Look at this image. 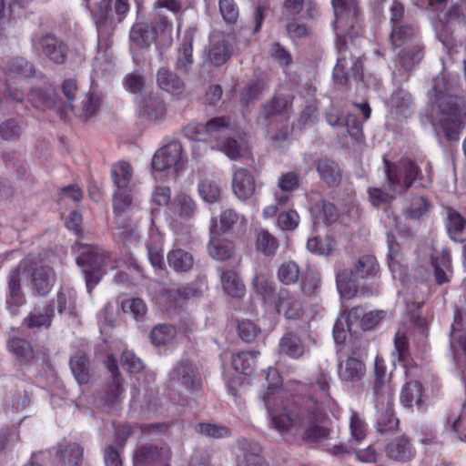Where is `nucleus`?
<instances>
[{
	"label": "nucleus",
	"mask_w": 466,
	"mask_h": 466,
	"mask_svg": "<svg viewBox=\"0 0 466 466\" xmlns=\"http://www.w3.org/2000/svg\"><path fill=\"white\" fill-rule=\"evenodd\" d=\"M183 148L178 141H172L158 149L153 156L151 166L156 171H165L174 167L176 172L183 167Z\"/></svg>",
	"instance_id": "nucleus-13"
},
{
	"label": "nucleus",
	"mask_w": 466,
	"mask_h": 466,
	"mask_svg": "<svg viewBox=\"0 0 466 466\" xmlns=\"http://www.w3.org/2000/svg\"><path fill=\"white\" fill-rule=\"evenodd\" d=\"M254 244L256 250L265 257L275 256L279 248V239L265 228L255 231Z\"/></svg>",
	"instance_id": "nucleus-37"
},
{
	"label": "nucleus",
	"mask_w": 466,
	"mask_h": 466,
	"mask_svg": "<svg viewBox=\"0 0 466 466\" xmlns=\"http://www.w3.org/2000/svg\"><path fill=\"white\" fill-rule=\"evenodd\" d=\"M319 403L318 401H316ZM319 407V404H318ZM321 416V409L319 408V413L317 419L312 422H308V428L304 431L301 435V440L307 445L313 446L319 443L322 440H326L329 437L330 429L325 425L319 424V418Z\"/></svg>",
	"instance_id": "nucleus-36"
},
{
	"label": "nucleus",
	"mask_w": 466,
	"mask_h": 466,
	"mask_svg": "<svg viewBox=\"0 0 466 466\" xmlns=\"http://www.w3.org/2000/svg\"><path fill=\"white\" fill-rule=\"evenodd\" d=\"M279 350L292 359H299L304 353V345L298 335L287 332L280 339Z\"/></svg>",
	"instance_id": "nucleus-47"
},
{
	"label": "nucleus",
	"mask_w": 466,
	"mask_h": 466,
	"mask_svg": "<svg viewBox=\"0 0 466 466\" xmlns=\"http://www.w3.org/2000/svg\"><path fill=\"white\" fill-rule=\"evenodd\" d=\"M237 332L239 338L247 343L253 342L261 332L260 328L251 320H240L237 326Z\"/></svg>",
	"instance_id": "nucleus-64"
},
{
	"label": "nucleus",
	"mask_w": 466,
	"mask_h": 466,
	"mask_svg": "<svg viewBox=\"0 0 466 466\" xmlns=\"http://www.w3.org/2000/svg\"><path fill=\"white\" fill-rule=\"evenodd\" d=\"M431 266L434 269V276L436 282L442 285L449 281L448 272L451 269V251L449 248H443L442 251L437 255L431 257Z\"/></svg>",
	"instance_id": "nucleus-41"
},
{
	"label": "nucleus",
	"mask_w": 466,
	"mask_h": 466,
	"mask_svg": "<svg viewBox=\"0 0 466 466\" xmlns=\"http://www.w3.org/2000/svg\"><path fill=\"white\" fill-rule=\"evenodd\" d=\"M386 176L391 189L406 192L414 185L427 188L433 182L431 163L425 159L419 162L402 157L397 162L384 159Z\"/></svg>",
	"instance_id": "nucleus-5"
},
{
	"label": "nucleus",
	"mask_w": 466,
	"mask_h": 466,
	"mask_svg": "<svg viewBox=\"0 0 466 466\" xmlns=\"http://www.w3.org/2000/svg\"><path fill=\"white\" fill-rule=\"evenodd\" d=\"M268 88V83L263 78L251 80L241 92V101L246 105L258 99Z\"/></svg>",
	"instance_id": "nucleus-56"
},
{
	"label": "nucleus",
	"mask_w": 466,
	"mask_h": 466,
	"mask_svg": "<svg viewBox=\"0 0 466 466\" xmlns=\"http://www.w3.org/2000/svg\"><path fill=\"white\" fill-rule=\"evenodd\" d=\"M437 126L448 141H458L466 122V102L452 93L450 83L444 77L432 82L431 96Z\"/></svg>",
	"instance_id": "nucleus-4"
},
{
	"label": "nucleus",
	"mask_w": 466,
	"mask_h": 466,
	"mask_svg": "<svg viewBox=\"0 0 466 466\" xmlns=\"http://www.w3.org/2000/svg\"><path fill=\"white\" fill-rule=\"evenodd\" d=\"M365 373V364L356 358L350 357L345 361L339 362L338 366L339 378L345 383H357L363 379Z\"/></svg>",
	"instance_id": "nucleus-31"
},
{
	"label": "nucleus",
	"mask_w": 466,
	"mask_h": 466,
	"mask_svg": "<svg viewBox=\"0 0 466 466\" xmlns=\"http://www.w3.org/2000/svg\"><path fill=\"white\" fill-rule=\"evenodd\" d=\"M412 377H415L413 371H411L410 377H406L407 380L402 387L400 396V402L403 406L408 408H411L413 405L420 408L422 404L423 388L419 380H411Z\"/></svg>",
	"instance_id": "nucleus-33"
},
{
	"label": "nucleus",
	"mask_w": 466,
	"mask_h": 466,
	"mask_svg": "<svg viewBox=\"0 0 466 466\" xmlns=\"http://www.w3.org/2000/svg\"><path fill=\"white\" fill-rule=\"evenodd\" d=\"M160 33L155 24L147 22H136L129 32L130 41L138 47H148L155 43Z\"/></svg>",
	"instance_id": "nucleus-26"
},
{
	"label": "nucleus",
	"mask_w": 466,
	"mask_h": 466,
	"mask_svg": "<svg viewBox=\"0 0 466 466\" xmlns=\"http://www.w3.org/2000/svg\"><path fill=\"white\" fill-rule=\"evenodd\" d=\"M332 378L330 374L324 370H319L314 380V385L319 390V395L316 399L312 396H306L305 398H312L315 401H318L319 408L322 409L323 405H329L333 402V399L330 395V386Z\"/></svg>",
	"instance_id": "nucleus-42"
},
{
	"label": "nucleus",
	"mask_w": 466,
	"mask_h": 466,
	"mask_svg": "<svg viewBox=\"0 0 466 466\" xmlns=\"http://www.w3.org/2000/svg\"><path fill=\"white\" fill-rule=\"evenodd\" d=\"M219 13L223 21L228 25H236L239 17V8L235 0H218Z\"/></svg>",
	"instance_id": "nucleus-61"
},
{
	"label": "nucleus",
	"mask_w": 466,
	"mask_h": 466,
	"mask_svg": "<svg viewBox=\"0 0 466 466\" xmlns=\"http://www.w3.org/2000/svg\"><path fill=\"white\" fill-rule=\"evenodd\" d=\"M385 453L390 460L408 462L415 457L416 450L410 440L403 435L390 441L385 447Z\"/></svg>",
	"instance_id": "nucleus-23"
},
{
	"label": "nucleus",
	"mask_w": 466,
	"mask_h": 466,
	"mask_svg": "<svg viewBox=\"0 0 466 466\" xmlns=\"http://www.w3.org/2000/svg\"><path fill=\"white\" fill-rule=\"evenodd\" d=\"M276 311L282 314L287 319H299L303 315L301 302L296 299L289 289H280L277 293V299L273 304Z\"/></svg>",
	"instance_id": "nucleus-21"
},
{
	"label": "nucleus",
	"mask_w": 466,
	"mask_h": 466,
	"mask_svg": "<svg viewBox=\"0 0 466 466\" xmlns=\"http://www.w3.org/2000/svg\"><path fill=\"white\" fill-rule=\"evenodd\" d=\"M27 277L33 295L47 297L56 282V273L53 267L43 263L29 266Z\"/></svg>",
	"instance_id": "nucleus-11"
},
{
	"label": "nucleus",
	"mask_w": 466,
	"mask_h": 466,
	"mask_svg": "<svg viewBox=\"0 0 466 466\" xmlns=\"http://www.w3.org/2000/svg\"><path fill=\"white\" fill-rule=\"evenodd\" d=\"M23 133L20 120L9 118L0 124V137L4 140H16Z\"/></svg>",
	"instance_id": "nucleus-62"
},
{
	"label": "nucleus",
	"mask_w": 466,
	"mask_h": 466,
	"mask_svg": "<svg viewBox=\"0 0 466 466\" xmlns=\"http://www.w3.org/2000/svg\"><path fill=\"white\" fill-rule=\"evenodd\" d=\"M269 377H272L275 381L268 382L267 391L261 396V399L270 417V424L273 429L280 434H284L292 427L303 428L308 422H312L317 419L319 407L312 398H301L293 408H285L284 413L276 414L279 406L282 405L281 380L278 370L274 368L268 369L266 380H268Z\"/></svg>",
	"instance_id": "nucleus-3"
},
{
	"label": "nucleus",
	"mask_w": 466,
	"mask_h": 466,
	"mask_svg": "<svg viewBox=\"0 0 466 466\" xmlns=\"http://www.w3.org/2000/svg\"><path fill=\"white\" fill-rule=\"evenodd\" d=\"M57 456L67 466H80L84 459V448L78 443L72 442L60 448Z\"/></svg>",
	"instance_id": "nucleus-49"
},
{
	"label": "nucleus",
	"mask_w": 466,
	"mask_h": 466,
	"mask_svg": "<svg viewBox=\"0 0 466 466\" xmlns=\"http://www.w3.org/2000/svg\"><path fill=\"white\" fill-rule=\"evenodd\" d=\"M294 96L289 87L279 86L272 98L263 106V115L266 119L281 115L292 106Z\"/></svg>",
	"instance_id": "nucleus-20"
},
{
	"label": "nucleus",
	"mask_w": 466,
	"mask_h": 466,
	"mask_svg": "<svg viewBox=\"0 0 466 466\" xmlns=\"http://www.w3.org/2000/svg\"><path fill=\"white\" fill-rule=\"evenodd\" d=\"M196 28L188 27L185 30L182 38V43L177 50V56L176 61V68L188 73L194 62L193 59V42L196 33Z\"/></svg>",
	"instance_id": "nucleus-29"
},
{
	"label": "nucleus",
	"mask_w": 466,
	"mask_h": 466,
	"mask_svg": "<svg viewBox=\"0 0 466 466\" xmlns=\"http://www.w3.org/2000/svg\"><path fill=\"white\" fill-rule=\"evenodd\" d=\"M210 240L208 243V253L209 255L218 260H226L230 258L234 253V244L225 238H221L218 232L217 220L212 219V225L210 227Z\"/></svg>",
	"instance_id": "nucleus-24"
},
{
	"label": "nucleus",
	"mask_w": 466,
	"mask_h": 466,
	"mask_svg": "<svg viewBox=\"0 0 466 466\" xmlns=\"http://www.w3.org/2000/svg\"><path fill=\"white\" fill-rule=\"evenodd\" d=\"M55 317L54 300H50L44 308V313L31 312L23 319L22 325L32 329L35 328H50Z\"/></svg>",
	"instance_id": "nucleus-40"
},
{
	"label": "nucleus",
	"mask_w": 466,
	"mask_h": 466,
	"mask_svg": "<svg viewBox=\"0 0 466 466\" xmlns=\"http://www.w3.org/2000/svg\"><path fill=\"white\" fill-rule=\"evenodd\" d=\"M331 4L335 14L333 26L336 34V48L339 53L332 76L337 85L348 86L350 76L356 81L363 79L364 53L360 50L355 54L350 53V67H348L347 60L348 38H351V42H353L351 31L355 30L360 22L359 1L331 0Z\"/></svg>",
	"instance_id": "nucleus-1"
},
{
	"label": "nucleus",
	"mask_w": 466,
	"mask_h": 466,
	"mask_svg": "<svg viewBox=\"0 0 466 466\" xmlns=\"http://www.w3.org/2000/svg\"><path fill=\"white\" fill-rule=\"evenodd\" d=\"M253 289L256 294L262 299L266 305H273L277 299V294L273 282L264 274H256L253 281Z\"/></svg>",
	"instance_id": "nucleus-39"
},
{
	"label": "nucleus",
	"mask_w": 466,
	"mask_h": 466,
	"mask_svg": "<svg viewBox=\"0 0 466 466\" xmlns=\"http://www.w3.org/2000/svg\"><path fill=\"white\" fill-rule=\"evenodd\" d=\"M465 225L466 220L459 212L453 209L448 211L447 228L451 238L456 241H462Z\"/></svg>",
	"instance_id": "nucleus-52"
},
{
	"label": "nucleus",
	"mask_w": 466,
	"mask_h": 466,
	"mask_svg": "<svg viewBox=\"0 0 466 466\" xmlns=\"http://www.w3.org/2000/svg\"><path fill=\"white\" fill-rule=\"evenodd\" d=\"M53 93L51 89L35 88L30 91L28 96L35 107L46 109L55 106Z\"/></svg>",
	"instance_id": "nucleus-57"
},
{
	"label": "nucleus",
	"mask_w": 466,
	"mask_h": 466,
	"mask_svg": "<svg viewBox=\"0 0 466 466\" xmlns=\"http://www.w3.org/2000/svg\"><path fill=\"white\" fill-rule=\"evenodd\" d=\"M72 252L76 255V264L84 272L89 292L99 283L102 276L108 269L116 267V260L112 254L96 245L76 241L72 246Z\"/></svg>",
	"instance_id": "nucleus-7"
},
{
	"label": "nucleus",
	"mask_w": 466,
	"mask_h": 466,
	"mask_svg": "<svg viewBox=\"0 0 466 466\" xmlns=\"http://www.w3.org/2000/svg\"><path fill=\"white\" fill-rule=\"evenodd\" d=\"M25 296L22 290L19 270H14L8 277V292L6 295V308L11 315L19 313V308L25 304Z\"/></svg>",
	"instance_id": "nucleus-25"
},
{
	"label": "nucleus",
	"mask_w": 466,
	"mask_h": 466,
	"mask_svg": "<svg viewBox=\"0 0 466 466\" xmlns=\"http://www.w3.org/2000/svg\"><path fill=\"white\" fill-rule=\"evenodd\" d=\"M394 349L398 355V360L405 370L407 378L411 376V371L419 370V366L414 362L410 353V343L407 335L404 332H397L394 337Z\"/></svg>",
	"instance_id": "nucleus-32"
},
{
	"label": "nucleus",
	"mask_w": 466,
	"mask_h": 466,
	"mask_svg": "<svg viewBox=\"0 0 466 466\" xmlns=\"http://www.w3.org/2000/svg\"><path fill=\"white\" fill-rule=\"evenodd\" d=\"M258 350H240L231 356L232 368L241 374L249 376L255 370Z\"/></svg>",
	"instance_id": "nucleus-35"
},
{
	"label": "nucleus",
	"mask_w": 466,
	"mask_h": 466,
	"mask_svg": "<svg viewBox=\"0 0 466 466\" xmlns=\"http://www.w3.org/2000/svg\"><path fill=\"white\" fill-rule=\"evenodd\" d=\"M6 350L21 366H28L35 359L31 341L19 336H9L6 340Z\"/></svg>",
	"instance_id": "nucleus-22"
},
{
	"label": "nucleus",
	"mask_w": 466,
	"mask_h": 466,
	"mask_svg": "<svg viewBox=\"0 0 466 466\" xmlns=\"http://www.w3.org/2000/svg\"><path fill=\"white\" fill-rule=\"evenodd\" d=\"M256 188L253 174L247 168H238L232 178V189L234 194L241 200L251 198Z\"/></svg>",
	"instance_id": "nucleus-30"
},
{
	"label": "nucleus",
	"mask_w": 466,
	"mask_h": 466,
	"mask_svg": "<svg viewBox=\"0 0 466 466\" xmlns=\"http://www.w3.org/2000/svg\"><path fill=\"white\" fill-rule=\"evenodd\" d=\"M54 305L56 304V309L59 314L67 312L72 314L76 308V296L75 292L68 289L61 288L56 293Z\"/></svg>",
	"instance_id": "nucleus-54"
},
{
	"label": "nucleus",
	"mask_w": 466,
	"mask_h": 466,
	"mask_svg": "<svg viewBox=\"0 0 466 466\" xmlns=\"http://www.w3.org/2000/svg\"><path fill=\"white\" fill-rule=\"evenodd\" d=\"M232 51V46L226 39L214 41L208 49V60L213 66H220L230 58Z\"/></svg>",
	"instance_id": "nucleus-43"
},
{
	"label": "nucleus",
	"mask_w": 466,
	"mask_h": 466,
	"mask_svg": "<svg viewBox=\"0 0 466 466\" xmlns=\"http://www.w3.org/2000/svg\"><path fill=\"white\" fill-rule=\"evenodd\" d=\"M238 447L237 466H269L262 456V447L258 442L242 439L238 441Z\"/></svg>",
	"instance_id": "nucleus-18"
},
{
	"label": "nucleus",
	"mask_w": 466,
	"mask_h": 466,
	"mask_svg": "<svg viewBox=\"0 0 466 466\" xmlns=\"http://www.w3.org/2000/svg\"><path fill=\"white\" fill-rule=\"evenodd\" d=\"M34 47L56 65L65 64L69 52L68 46L53 34H46L38 38L34 42Z\"/></svg>",
	"instance_id": "nucleus-15"
},
{
	"label": "nucleus",
	"mask_w": 466,
	"mask_h": 466,
	"mask_svg": "<svg viewBox=\"0 0 466 466\" xmlns=\"http://www.w3.org/2000/svg\"><path fill=\"white\" fill-rule=\"evenodd\" d=\"M171 451L168 447L144 444L133 454L134 466H170Z\"/></svg>",
	"instance_id": "nucleus-14"
},
{
	"label": "nucleus",
	"mask_w": 466,
	"mask_h": 466,
	"mask_svg": "<svg viewBox=\"0 0 466 466\" xmlns=\"http://www.w3.org/2000/svg\"><path fill=\"white\" fill-rule=\"evenodd\" d=\"M106 364L108 371L112 375L113 381L107 387L102 397V402L103 405L107 407L109 411H111V410L121 401L124 393V380L119 372L117 360L113 354L107 356Z\"/></svg>",
	"instance_id": "nucleus-16"
},
{
	"label": "nucleus",
	"mask_w": 466,
	"mask_h": 466,
	"mask_svg": "<svg viewBox=\"0 0 466 466\" xmlns=\"http://www.w3.org/2000/svg\"><path fill=\"white\" fill-rule=\"evenodd\" d=\"M177 329L173 325L159 324L152 329L149 339L152 344L164 346L170 343L175 339Z\"/></svg>",
	"instance_id": "nucleus-51"
},
{
	"label": "nucleus",
	"mask_w": 466,
	"mask_h": 466,
	"mask_svg": "<svg viewBox=\"0 0 466 466\" xmlns=\"http://www.w3.org/2000/svg\"><path fill=\"white\" fill-rule=\"evenodd\" d=\"M373 376L374 398H380V396H382L390 400L391 396H394V390L390 384V379L387 375V367L381 357L377 356L375 359Z\"/></svg>",
	"instance_id": "nucleus-28"
},
{
	"label": "nucleus",
	"mask_w": 466,
	"mask_h": 466,
	"mask_svg": "<svg viewBox=\"0 0 466 466\" xmlns=\"http://www.w3.org/2000/svg\"><path fill=\"white\" fill-rule=\"evenodd\" d=\"M431 208L430 200L423 196L412 197L409 207L407 208V217L412 219H420L427 214Z\"/></svg>",
	"instance_id": "nucleus-60"
},
{
	"label": "nucleus",
	"mask_w": 466,
	"mask_h": 466,
	"mask_svg": "<svg viewBox=\"0 0 466 466\" xmlns=\"http://www.w3.org/2000/svg\"><path fill=\"white\" fill-rule=\"evenodd\" d=\"M316 169L319 177L329 186H334L341 179V173L338 165L330 159L318 160L316 162Z\"/></svg>",
	"instance_id": "nucleus-46"
},
{
	"label": "nucleus",
	"mask_w": 466,
	"mask_h": 466,
	"mask_svg": "<svg viewBox=\"0 0 466 466\" xmlns=\"http://www.w3.org/2000/svg\"><path fill=\"white\" fill-rule=\"evenodd\" d=\"M100 106L101 97L95 93L88 92L82 101L80 118L83 121H88L98 113Z\"/></svg>",
	"instance_id": "nucleus-58"
},
{
	"label": "nucleus",
	"mask_w": 466,
	"mask_h": 466,
	"mask_svg": "<svg viewBox=\"0 0 466 466\" xmlns=\"http://www.w3.org/2000/svg\"><path fill=\"white\" fill-rule=\"evenodd\" d=\"M390 105L397 114L408 117L411 114L413 102L407 90L398 87L390 97Z\"/></svg>",
	"instance_id": "nucleus-45"
},
{
	"label": "nucleus",
	"mask_w": 466,
	"mask_h": 466,
	"mask_svg": "<svg viewBox=\"0 0 466 466\" xmlns=\"http://www.w3.org/2000/svg\"><path fill=\"white\" fill-rule=\"evenodd\" d=\"M198 192L205 201L215 203L220 198L221 188L217 182L204 179L198 184Z\"/></svg>",
	"instance_id": "nucleus-63"
},
{
	"label": "nucleus",
	"mask_w": 466,
	"mask_h": 466,
	"mask_svg": "<svg viewBox=\"0 0 466 466\" xmlns=\"http://www.w3.org/2000/svg\"><path fill=\"white\" fill-rule=\"evenodd\" d=\"M375 405L379 412L376 428L380 433L396 431L399 427V420L395 416L393 408V396L390 400L380 396L374 398Z\"/></svg>",
	"instance_id": "nucleus-19"
},
{
	"label": "nucleus",
	"mask_w": 466,
	"mask_h": 466,
	"mask_svg": "<svg viewBox=\"0 0 466 466\" xmlns=\"http://www.w3.org/2000/svg\"><path fill=\"white\" fill-rule=\"evenodd\" d=\"M277 276L284 285L295 284L299 279V267L294 261L284 262L279 266Z\"/></svg>",
	"instance_id": "nucleus-59"
},
{
	"label": "nucleus",
	"mask_w": 466,
	"mask_h": 466,
	"mask_svg": "<svg viewBox=\"0 0 466 466\" xmlns=\"http://www.w3.org/2000/svg\"><path fill=\"white\" fill-rule=\"evenodd\" d=\"M157 86L177 98L186 96V87L183 80L167 67H161L157 73Z\"/></svg>",
	"instance_id": "nucleus-27"
},
{
	"label": "nucleus",
	"mask_w": 466,
	"mask_h": 466,
	"mask_svg": "<svg viewBox=\"0 0 466 466\" xmlns=\"http://www.w3.org/2000/svg\"><path fill=\"white\" fill-rule=\"evenodd\" d=\"M386 316L383 310H371L364 313L360 306L353 307L347 315L348 329L351 332L352 327L357 325L362 330L374 329Z\"/></svg>",
	"instance_id": "nucleus-17"
},
{
	"label": "nucleus",
	"mask_w": 466,
	"mask_h": 466,
	"mask_svg": "<svg viewBox=\"0 0 466 466\" xmlns=\"http://www.w3.org/2000/svg\"><path fill=\"white\" fill-rule=\"evenodd\" d=\"M183 14L181 0H156L153 5L151 20L161 34H171L173 18L180 20Z\"/></svg>",
	"instance_id": "nucleus-10"
},
{
	"label": "nucleus",
	"mask_w": 466,
	"mask_h": 466,
	"mask_svg": "<svg viewBox=\"0 0 466 466\" xmlns=\"http://www.w3.org/2000/svg\"><path fill=\"white\" fill-rule=\"evenodd\" d=\"M167 258L169 267L180 273L189 271L194 265L193 256L182 248L170 250Z\"/></svg>",
	"instance_id": "nucleus-44"
},
{
	"label": "nucleus",
	"mask_w": 466,
	"mask_h": 466,
	"mask_svg": "<svg viewBox=\"0 0 466 466\" xmlns=\"http://www.w3.org/2000/svg\"><path fill=\"white\" fill-rule=\"evenodd\" d=\"M69 365L75 379L79 384H86L89 381V360L85 354H75L71 357Z\"/></svg>",
	"instance_id": "nucleus-48"
},
{
	"label": "nucleus",
	"mask_w": 466,
	"mask_h": 466,
	"mask_svg": "<svg viewBox=\"0 0 466 466\" xmlns=\"http://www.w3.org/2000/svg\"><path fill=\"white\" fill-rule=\"evenodd\" d=\"M195 431L200 435L213 439L228 438L231 431L228 427L215 423L200 422L195 426Z\"/></svg>",
	"instance_id": "nucleus-53"
},
{
	"label": "nucleus",
	"mask_w": 466,
	"mask_h": 466,
	"mask_svg": "<svg viewBox=\"0 0 466 466\" xmlns=\"http://www.w3.org/2000/svg\"><path fill=\"white\" fill-rule=\"evenodd\" d=\"M220 280L226 294L232 298L241 299L246 294V288L238 273L230 268H218Z\"/></svg>",
	"instance_id": "nucleus-34"
},
{
	"label": "nucleus",
	"mask_w": 466,
	"mask_h": 466,
	"mask_svg": "<svg viewBox=\"0 0 466 466\" xmlns=\"http://www.w3.org/2000/svg\"><path fill=\"white\" fill-rule=\"evenodd\" d=\"M133 175L131 165L126 161H119L113 165L111 177L115 186L119 189H127Z\"/></svg>",
	"instance_id": "nucleus-50"
},
{
	"label": "nucleus",
	"mask_w": 466,
	"mask_h": 466,
	"mask_svg": "<svg viewBox=\"0 0 466 466\" xmlns=\"http://www.w3.org/2000/svg\"><path fill=\"white\" fill-rule=\"evenodd\" d=\"M388 41L394 50H399L397 59L405 71H411L421 62L425 54L420 25L400 0H393L389 6Z\"/></svg>",
	"instance_id": "nucleus-2"
},
{
	"label": "nucleus",
	"mask_w": 466,
	"mask_h": 466,
	"mask_svg": "<svg viewBox=\"0 0 466 466\" xmlns=\"http://www.w3.org/2000/svg\"><path fill=\"white\" fill-rule=\"evenodd\" d=\"M132 209V198L126 189H119L115 192L113 198V212L116 219Z\"/></svg>",
	"instance_id": "nucleus-55"
},
{
	"label": "nucleus",
	"mask_w": 466,
	"mask_h": 466,
	"mask_svg": "<svg viewBox=\"0 0 466 466\" xmlns=\"http://www.w3.org/2000/svg\"><path fill=\"white\" fill-rule=\"evenodd\" d=\"M169 382L177 384L189 393H197L202 390V380L192 363L188 360L177 361L169 372Z\"/></svg>",
	"instance_id": "nucleus-12"
},
{
	"label": "nucleus",
	"mask_w": 466,
	"mask_h": 466,
	"mask_svg": "<svg viewBox=\"0 0 466 466\" xmlns=\"http://www.w3.org/2000/svg\"><path fill=\"white\" fill-rule=\"evenodd\" d=\"M380 270L377 258L366 254L359 258L354 268H344L336 273V282L339 292L349 299L358 295L359 279L375 278Z\"/></svg>",
	"instance_id": "nucleus-9"
},
{
	"label": "nucleus",
	"mask_w": 466,
	"mask_h": 466,
	"mask_svg": "<svg viewBox=\"0 0 466 466\" xmlns=\"http://www.w3.org/2000/svg\"><path fill=\"white\" fill-rule=\"evenodd\" d=\"M171 212L181 221L190 220L197 212V205L191 197L178 194L171 205Z\"/></svg>",
	"instance_id": "nucleus-38"
},
{
	"label": "nucleus",
	"mask_w": 466,
	"mask_h": 466,
	"mask_svg": "<svg viewBox=\"0 0 466 466\" xmlns=\"http://www.w3.org/2000/svg\"><path fill=\"white\" fill-rule=\"evenodd\" d=\"M129 10V0H100L94 5L91 16L99 46H109L117 25L126 19Z\"/></svg>",
	"instance_id": "nucleus-8"
},
{
	"label": "nucleus",
	"mask_w": 466,
	"mask_h": 466,
	"mask_svg": "<svg viewBox=\"0 0 466 466\" xmlns=\"http://www.w3.org/2000/svg\"><path fill=\"white\" fill-rule=\"evenodd\" d=\"M183 133L191 140L214 143L215 147L231 159L240 156V145L231 137L232 127L228 116L212 117L206 124L189 123L183 128Z\"/></svg>",
	"instance_id": "nucleus-6"
}]
</instances>
